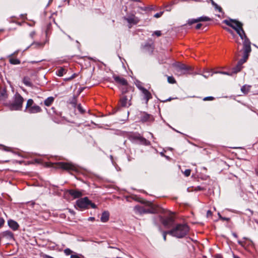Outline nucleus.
<instances>
[{"label": "nucleus", "instance_id": "nucleus-1", "mask_svg": "<svg viewBox=\"0 0 258 258\" xmlns=\"http://www.w3.org/2000/svg\"><path fill=\"white\" fill-rule=\"evenodd\" d=\"M188 226L185 224L176 225L171 230L168 231L169 234L178 238L184 237L189 231Z\"/></svg>", "mask_w": 258, "mask_h": 258}, {"label": "nucleus", "instance_id": "nucleus-2", "mask_svg": "<svg viewBox=\"0 0 258 258\" xmlns=\"http://www.w3.org/2000/svg\"><path fill=\"white\" fill-rule=\"evenodd\" d=\"M223 23L227 25L232 27L236 31L240 38L241 39H243L242 34H244V31L242 28L243 24L242 23L236 20L232 19L229 20H225L223 21Z\"/></svg>", "mask_w": 258, "mask_h": 258}, {"label": "nucleus", "instance_id": "nucleus-3", "mask_svg": "<svg viewBox=\"0 0 258 258\" xmlns=\"http://www.w3.org/2000/svg\"><path fill=\"white\" fill-rule=\"evenodd\" d=\"M143 203L145 204L149 208L145 209L144 207L140 206H136L134 207V210L136 213L142 214L144 213H156L159 212V208L151 202H143Z\"/></svg>", "mask_w": 258, "mask_h": 258}, {"label": "nucleus", "instance_id": "nucleus-4", "mask_svg": "<svg viewBox=\"0 0 258 258\" xmlns=\"http://www.w3.org/2000/svg\"><path fill=\"white\" fill-rule=\"evenodd\" d=\"M76 205L80 209H88L90 206L92 208H96V206L92 203L88 198H81L77 201Z\"/></svg>", "mask_w": 258, "mask_h": 258}, {"label": "nucleus", "instance_id": "nucleus-5", "mask_svg": "<svg viewBox=\"0 0 258 258\" xmlns=\"http://www.w3.org/2000/svg\"><path fill=\"white\" fill-rule=\"evenodd\" d=\"M56 168H60L68 171H78V167L72 163L67 162H58L56 163Z\"/></svg>", "mask_w": 258, "mask_h": 258}, {"label": "nucleus", "instance_id": "nucleus-6", "mask_svg": "<svg viewBox=\"0 0 258 258\" xmlns=\"http://www.w3.org/2000/svg\"><path fill=\"white\" fill-rule=\"evenodd\" d=\"M23 101V97L19 94H16L14 102L10 105L11 110H20L22 108Z\"/></svg>", "mask_w": 258, "mask_h": 258}, {"label": "nucleus", "instance_id": "nucleus-7", "mask_svg": "<svg viewBox=\"0 0 258 258\" xmlns=\"http://www.w3.org/2000/svg\"><path fill=\"white\" fill-rule=\"evenodd\" d=\"M175 67L177 73L179 75L188 73L192 70L191 67L180 63L176 64Z\"/></svg>", "mask_w": 258, "mask_h": 258}, {"label": "nucleus", "instance_id": "nucleus-8", "mask_svg": "<svg viewBox=\"0 0 258 258\" xmlns=\"http://www.w3.org/2000/svg\"><path fill=\"white\" fill-rule=\"evenodd\" d=\"M133 94L128 93L127 95H123L120 99V103L122 107H128L132 105L131 100Z\"/></svg>", "mask_w": 258, "mask_h": 258}, {"label": "nucleus", "instance_id": "nucleus-9", "mask_svg": "<svg viewBox=\"0 0 258 258\" xmlns=\"http://www.w3.org/2000/svg\"><path fill=\"white\" fill-rule=\"evenodd\" d=\"M242 34L243 39H244L243 50H246V51L247 52L248 50H251L250 42L246 36L244 32V34Z\"/></svg>", "mask_w": 258, "mask_h": 258}, {"label": "nucleus", "instance_id": "nucleus-10", "mask_svg": "<svg viewBox=\"0 0 258 258\" xmlns=\"http://www.w3.org/2000/svg\"><path fill=\"white\" fill-rule=\"evenodd\" d=\"M138 88L144 95V98L146 100V103L147 104L149 100L152 98L151 94L144 87L138 86Z\"/></svg>", "mask_w": 258, "mask_h": 258}, {"label": "nucleus", "instance_id": "nucleus-11", "mask_svg": "<svg viewBox=\"0 0 258 258\" xmlns=\"http://www.w3.org/2000/svg\"><path fill=\"white\" fill-rule=\"evenodd\" d=\"M161 221L162 224L166 227H169L173 222V218L171 217L164 219L161 218Z\"/></svg>", "mask_w": 258, "mask_h": 258}, {"label": "nucleus", "instance_id": "nucleus-12", "mask_svg": "<svg viewBox=\"0 0 258 258\" xmlns=\"http://www.w3.org/2000/svg\"><path fill=\"white\" fill-rule=\"evenodd\" d=\"M251 50H248L247 52L246 51V50H243V58L240 59L238 62V67H239L240 66H242L243 63H244L246 60L247 59L249 53L250 52Z\"/></svg>", "mask_w": 258, "mask_h": 258}, {"label": "nucleus", "instance_id": "nucleus-13", "mask_svg": "<svg viewBox=\"0 0 258 258\" xmlns=\"http://www.w3.org/2000/svg\"><path fill=\"white\" fill-rule=\"evenodd\" d=\"M113 78L115 82L118 84L123 86L124 87H126L127 86V82L126 80L124 78L118 76H114Z\"/></svg>", "mask_w": 258, "mask_h": 258}, {"label": "nucleus", "instance_id": "nucleus-14", "mask_svg": "<svg viewBox=\"0 0 258 258\" xmlns=\"http://www.w3.org/2000/svg\"><path fill=\"white\" fill-rule=\"evenodd\" d=\"M41 108L37 105L30 106V107L28 108V110H26L27 112L30 113H36L41 112Z\"/></svg>", "mask_w": 258, "mask_h": 258}, {"label": "nucleus", "instance_id": "nucleus-15", "mask_svg": "<svg viewBox=\"0 0 258 258\" xmlns=\"http://www.w3.org/2000/svg\"><path fill=\"white\" fill-rule=\"evenodd\" d=\"M130 24H136L138 22V19L135 16L132 15L124 18Z\"/></svg>", "mask_w": 258, "mask_h": 258}, {"label": "nucleus", "instance_id": "nucleus-16", "mask_svg": "<svg viewBox=\"0 0 258 258\" xmlns=\"http://www.w3.org/2000/svg\"><path fill=\"white\" fill-rule=\"evenodd\" d=\"M69 193L74 198H78L82 196V192L78 190L71 189L69 190Z\"/></svg>", "mask_w": 258, "mask_h": 258}, {"label": "nucleus", "instance_id": "nucleus-17", "mask_svg": "<svg viewBox=\"0 0 258 258\" xmlns=\"http://www.w3.org/2000/svg\"><path fill=\"white\" fill-rule=\"evenodd\" d=\"M0 235L2 237H6L8 239H13L14 238L13 234L10 231H4Z\"/></svg>", "mask_w": 258, "mask_h": 258}, {"label": "nucleus", "instance_id": "nucleus-18", "mask_svg": "<svg viewBox=\"0 0 258 258\" xmlns=\"http://www.w3.org/2000/svg\"><path fill=\"white\" fill-rule=\"evenodd\" d=\"M8 225L14 230H17L19 227L18 223L12 220L8 221Z\"/></svg>", "mask_w": 258, "mask_h": 258}, {"label": "nucleus", "instance_id": "nucleus-19", "mask_svg": "<svg viewBox=\"0 0 258 258\" xmlns=\"http://www.w3.org/2000/svg\"><path fill=\"white\" fill-rule=\"evenodd\" d=\"M109 214L108 212H104L101 217V221L102 222H106L109 219Z\"/></svg>", "mask_w": 258, "mask_h": 258}, {"label": "nucleus", "instance_id": "nucleus-20", "mask_svg": "<svg viewBox=\"0 0 258 258\" xmlns=\"http://www.w3.org/2000/svg\"><path fill=\"white\" fill-rule=\"evenodd\" d=\"M251 86L249 85H244L241 89L242 92L244 94H247L250 90Z\"/></svg>", "mask_w": 258, "mask_h": 258}, {"label": "nucleus", "instance_id": "nucleus-21", "mask_svg": "<svg viewBox=\"0 0 258 258\" xmlns=\"http://www.w3.org/2000/svg\"><path fill=\"white\" fill-rule=\"evenodd\" d=\"M53 100H54L53 97H48L44 101V104L46 106H49L52 104Z\"/></svg>", "mask_w": 258, "mask_h": 258}, {"label": "nucleus", "instance_id": "nucleus-22", "mask_svg": "<svg viewBox=\"0 0 258 258\" xmlns=\"http://www.w3.org/2000/svg\"><path fill=\"white\" fill-rule=\"evenodd\" d=\"M66 70L63 68H60L57 72L56 73V74L59 76V77H61L63 76V74H66Z\"/></svg>", "mask_w": 258, "mask_h": 258}, {"label": "nucleus", "instance_id": "nucleus-23", "mask_svg": "<svg viewBox=\"0 0 258 258\" xmlns=\"http://www.w3.org/2000/svg\"><path fill=\"white\" fill-rule=\"evenodd\" d=\"M197 19H198V22H202H202L209 21L211 20L210 18H209V17H206V16L201 17L200 18H198Z\"/></svg>", "mask_w": 258, "mask_h": 258}, {"label": "nucleus", "instance_id": "nucleus-24", "mask_svg": "<svg viewBox=\"0 0 258 258\" xmlns=\"http://www.w3.org/2000/svg\"><path fill=\"white\" fill-rule=\"evenodd\" d=\"M238 243L240 244L243 247H245L246 245H249L250 244H252V241L250 240H249L248 242H247L246 241H238Z\"/></svg>", "mask_w": 258, "mask_h": 258}, {"label": "nucleus", "instance_id": "nucleus-25", "mask_svg": "<svg viewBox=\"0 0 258 258\" xmlns=\"http://www.w3.org/2000/svg\"><path fill=\"white\" fill-rule=\"evenodd\" d=\"M33 105V100L31 99H29L27 102L26 111L27 110L28 108L30 107V106H32Z\"/></svg>", "mask_w": 258, "mask_h": 258}, {"label": "nucleus", "instance_id": "nucleus-26", "mask_svg": "<svg viewBox=\"0 0 258 258\" xmlns=\"http://www.w3.org/2000/svg\"><path fill=\"white\" fill-rule=\"evenodd\" d=\"M23 83L28 86H31V83L30 82V79L28 78H24L23 79Z\"/></svg>", "mask_w": 258, "mask_h": 258}, {"label": "nucleus", "instance_id": "nucleus-27", "mask_svg": "<svg viewBox=\"0 0 258 258\" xmlns=\"http://www.w3.org/2000/svg\"><path fill=\"white\" fill-rule=\"evenodd\" d=\"M10 61L12 64H19L20 63V60L16 58H10Z\"/></svg>", "mask_w": 258, "mask_h": 258}, {"label": "nucleus", "instance_id": "nucleus-28", "mask_svg": "<svg viewBox=\"0 0 258 258\" xmlns=\"http://www.w3.org/2000/svg\"><path fill=\"white\" fill-rule=\"evenodd\" d=\"M211 3L216 9L218 10L219 12H221L222 8L220 7L216 4L213 0H211Z\"/></svg>", "mask_w": 258, "mask_h": 258}, {"label": "nucleus", "instance_id": "nucleus-29", "mask_svg": "<svg viewBox=\"0 0 258 258\" xmlns=\"http://www.w3.org/2000/svg\"><path fill=\"white\" fill-rule=\"evenodd\" d=\"M242 68L241 66H240L239 67H238V64H237L236 67L233 68L232 73H237L238 72L240 71L241 69Z\"/></svg>", "mask_w": 258, "mask_h": 258}, {"label": "nucleus", "instance_id": "nucleus-30", "mask_svg": "<svg viewBox=\"0 0 258 258\" xmlns=\"http://www.w3.org/2000/svg\"><path fill=\"white\" fill-rule=\"evenodd\" d=\"M31 45H35V47H43L44 45V44L42 43L34 42L31 44Z\"/></svg>", "mask_w": 258, "mask_h": 258}, {"label": "nucleus", "instance_id": "nucleus-31", "mask_svg": "<svg viewBox=\"0 0 258 258\" xmlns=\"http://www.w3.org/2000/svg\"><path fill=\"white\" fill-rule=\"evenodd\" d=\"M198 23V19H190L188 21V24L190 25L194 23Z\"/></svg>", "mask_w": 258, "mask_h": 258}, {"label": "nucleus", "instance_id": "nucleus-32", "mask_svg": "<svg viewBox=\"0 0 258 258\" xmlns=\"http://www.w3.org/2000/svg\"><path fill=\"white\" fill-rule=\"evenodd\" d=\"M168 82L169 83L173 84V83H175V80L172 77H168Z\"/></svg>", "mask_w": 258, "mask_h": 258}, {"label": "nucleus", "instance_id": "nucleus-33", "mask_svg": "<svg viewBox=\"0 0 258 258\" xmlns=\"http://www.w3.org/2000/svg\"><path fill=\"white\" fill-rule=\"evenodd\" d=\"M191 170L190 169H186L183 172L184 175L186 177L189 176L190 174Z\"/></svg>", "mask_w": 258, "mask_h": 258}, {"label": "nucleus", "instance_id": "nucleus-34", "mask_svg": "<svg viewBox=\"0 0 258 258\" xmlns=\"http://www.w3.org/2000/svg\"><path fill=\"white\" fill-rule=\"evenodd\" d=\"M64 252L67 255H69V254H71L72 253V251L71 249H70L69 248H67V249H64Z\"/></svg>", "mask_w": 258, "mask_h": 258}, {"label": "nucleus", "instance_id": "nucleus-35", "mask_svg": "<svg viewBox=\"0 0 258 258\" xmlns=\"http://www.w3.org/2000/svg\"><path fill=\"white\" fill-rule=\"evenodd\" d=\"M143 49H146L147 48H151L152 49V47H151V45H150L148 43H147L143 47Z\"/></svg>", "mask_w": 258, "mask_h": 258}, {"label": "nucleus", "instance_id": "nucleus-36", "mask_svg": "<svg viewBox=\"0 0 258 258\" xmlns=\"http://www.w3.org/2000/svg\"><path fill=\"white\" fill-rule=\"evenodd\" d=\"M163 14V12H161L160 13L156 14L154 15V17L155 18H158L160 17Z\"/></svg>", "mask_w": 258, "mask_h": 258}, {"label": "nucleus", "instance_id": "nucleus-37", "mask_svg": "<svg viewBox=\"0 0 258 258\" xmlns=\"http://www.w3.org/2000/svg\"><path fill=\"white\" fill-rule=\"evenodd\" d=\"M214 99V97H207L204 98V101H207V100H213Z\"/></svg>", "mask_w": 258, "mask_h": 258}, {"label": "nucleus", "instance_id": "nucleus-38", "mask_svg": "<svg viewBox=\"0 0 258 258\" xmlns=\"http://www.w3.org/2000/svg\"><path fill=\"white\" fill-rule=\"evenodd\" d=\"M77 108L81 112L83 113L84 112V110L83 109L80 104L78 105Z\"/></svg>", "mask_w": 258, "mask_h": 258}, {"label": "nucleus", "instance_id": "nucleus-39", "mask_svg": "<svg viewBox=\"0 0 258 258\" xmlns=\"http://www.w3.org/2000/svg\"><path fill=\"white\" fill-rule=\"evenodd\" d=\"M154 34L157 36H160L161 35V32L160 31H155Z\"/></svg>", "mask_w": 258, "mask_h": 258}, {"label": "nucleus", "instance_id": "nucleus-40", "mask_svg": "<svg viewBox=\"0 0 258 258\" xmlns=\"http://www.w3.org/2000/svg\"><path fill=\"white\" fill-rule=\"evenodd\" d=\"M167 234H169L168 231H165L163 232V239H164V241H166V235Z\"/></svg>", "mask_w": 258, "mask_h": 258}, {"label": "nucleus", "instance_id": "nucleus-41", "mask_svg": "<svg viewBox=\"0 0 258 258\" xmlns=\"http://www.w3.org/2000/svg\"><path fill=\"white\" fill-rule=\"evenodd\" d=\"M149 118V115L148 114H146L144 118L142 119V120L145 121L147 120Z\"/></svg>", "mask_w": 258, "mask_h": 258}, {"label": "nucleus", "instance_id": "nucleus-42", "mask_svg": "<svg viewBox=\"0 0 258 258\" xmlns=\"http://www.w3.org/2000/svg\"><path fill=\"white\" fill-rule=\"evenodd\" d=\"M5 221L2 218H0V227H1L4 224Z\"/></svg>", "mask_w": 258, "mask_h": 258}, {"label": "nucleus", "instance_id": "nucleus-43", "mask_svg": "<svg viewBox=\"0 0 258 258\" xmlns=\"http://www.w3.org/2000/svg\"><path fill=\"white\" fill-rule=\"evenodd\" d=\"M36 32L35 31H32L30 33V37L32 38L34 37V36L35 35Z\"/></svg>", "mask_w": 258, "mask_h": 258}, {"label": "nucleus", "instance_id": "nucleus-44", "mask_svg": "<svg viewBox=\"0 0 258 258\" xmlns=\"http://www.w3.org/2000/svg\"><path fill=\"white\" fill-rule=\"evenodd\" d=\"M224 29L227 31L228 32H229L230 34H231L232 35L233 34V32L230 30V29L228 28H224Z\"/></svg>", "mask_w": 258, "mask_h": 258}, {"label": "nucleus", "instance_id": "nucleus-45", "mask_svg": "<svg viewBox=\"0 0 258 258\" xmlns=\"http://www.w3.org/2000/svg\"><path fill=\"white\" fill-rule=\"evenodd\" d=\"M211 215H212V212L210 210L208 211L207 213V217H209L210 216H211Z\"/></svg>", "mask_w": 258, "mask_h": 258}, {"label": "nucleus", "instance_id": "nucleus-46", "mask_svg": "<svg viewBox=\"0 0 258 258\" xmlns=\"http://www.w3.org/2000/svg\"><path fill=\"white\" fill-rule=\"evenodd\" d=\"M71 258H80L78 255L77 254H72L71 256Z\"/></svg>", "mask_w": 258, "mask_h": 258}, {"label": "nucleus", "instance_id": "nucleus-47", "mask_svg": "<svg viewBox=\"0 0 258 258\" xmlns=\"http://www.w3.org/2000/svg\"><path fill=\"white\" fill-rule=\"evenodd\" d=\"M202 26V24H198L197 25L196 28L197 29H200Z\"/></svg>", "mask_w": 258, "mask_h": 258}, {"label": "nucleus", "instance_id": "nucleus-48", "mask_svg": "<svg viewBox=\"0 0 258 258\" xmlns=\"http://www.w3.org/2000/svg\"><path fill=\"white\" fill-rule=\"evenodd\" d=\"M220 73L221 74H225V75H230V74L227 73V72H220Z\"/></svg>", "mask_w": 258, "mask_h": 258}, {"label": "nucleus", "instance_id": "nucleus-49", "mask_svg": "<svg viewBox=\"0 0 258 258\" xmlns=\"http://www.w3.org/2000/svg\"><path fill=\"white\" fill-rule=\"evenodd\" d=\"M73 78H74V77L72 76V77H70V78H67V79H65V80H66V81L71 80H72Z\"/></svg>", "mask_w": 258, "mask_h": 258}, {"label": "nucleus", "instance_id": "nucleus-50", "mask_svg": "<svg viewBox=\"0 0 258 258\" xmlns=\"http://www.w3.org/2000/svg\"><path fill=\"white\" fill-rule=\"evenodd\" d=\"M95 220V218L94 217H90L88 219V220L90 221H94Z\"/></svg>", "mask_w": 258, "mask_h": 258}, {"label": "nucleus", "instance_id": "nucleus-51", "mask_svg": "<svg viewBox=\"0 0 258 258\" xmlns=\"http://www.w3.org/2000/svg\"><path fill=\"white\" fill-rule=\"evenodd\" d=\"M44 258H53V257H51L50 256H48V255H46L44 256Z\"/></svg>", "mask_w": 258, "mask_h": 258}, {"label": "nucleus", "instance_id": "nucleus-52", "mask_svg": "<svg viewBox=\"0 0 258 258\" xmlns=\"http://www.w3.org/2000/svg\"><path fill=\"white\" fill-rule=\"evenodd\" d=\"M218 215H219V218L221 219H224V217H222L221 215L220 214V213H218Z\"/></svg>", "mask_w": 258, "mask_h": 258}, {"label": "nucleus", "instance_id": "nucleus-53", "mask_svg": "<svg viewBox=\"0 0 258 258\" xmlns=\"http://www.w3.org/2000/svg\"><path fill=\"white\" fill-rule=\"evenodd\" d=\"M223 220H226V221H228L229 220V218H224V219H222Z\"/></svg>", "mask_w": 258, "mask_h": 258}, {"label": "nucleus", "instance_id": "nucleus-54", "mask_svg": "<svg viewBox=\"0 0 258 258\" xmlns=\"http://www.w3.org/2000/svg\"><path fill=\"white\" fill-rule=\"evenodd\" d=\"M122 93L123 94H125V93H126V91L124 90V88H122Z\"/></svg>", "mask_w": 258, "mask_h": 258}, {"label": "nucleus", "instance_id": "nucleus-55", "mask_svg": "<svg viewBox=\"0 0 258 258\" xmlns=\"http://www.w3.org/2000/svg\"><path fill=\"white\" fill-rule=\"evenodd\" d=\"M5 93H6V92H5V91H4L2 93V95L3 96H4Z\"/></svg>", "mask_w": 258, "mask_h": 258}, {"label": "nucleus", "instance_id": "nucleus-56", "mask_svg": "<svg viewBox=\"0 0 258 258\" xmlns=\"http://www.w3.org/2000/svg\"><path fill=\"white\" fill-rule=\"evenodd\" d=\"M232 235H233L235 237H237V236L236 234V233H233L232 234Z\"/></svg>", "mask_w": 258, "mask_h": 258}, {"label": "nucleus", "instance_id": "nucleus-57", "mask_svg": "<svg viewBox=\"0 0 258 258\" xmlns=\"http://www.w3.org/2000/svg\"><path fill=\"white\" fill-rule=\"evenodd\" d=\"M203 76L206 78H207L209 77V76H207V75H203Z\"/></svg>", "mask_w": 258, "mask_h": 258}, {"label": "nucleus", "instance_id": "nucleus-58", "mask_svg": "<svg viewBox=\"0 0 258 258\" xmlns=\"http://www.w3.org/2000/svg\"><path fill=\"white\" fill-rule=\"evenodd\" d=\"M171 100V98L167 99L168 101H170Z\"/></svg>", "mask_w": 258, "mask_h": 258}, {"label": "nucleus", "instance_id": "nucleus-59", "mask_svg": "<svg viewBox=\"0 0 258 258\" xmlns=\"http://www.w3.org/2000/svg\"><path fill=\"white\" fill-rule=\"evenodd\" d=\"M243 239H245V240H247V238H246L245 237H244Z\"/></svg>", "mask_w": 258, "mask_h": 258}, {"label": "nucleus", "instance_id": "nucleus-60", "mask_svg": "<svg viewBox=\"0 0 258 258\" xmlns=\"http://www.w3.org/2000/svg\"><path fill=\"white\" fill-rule=\"evenodd\" d=\"M234 258H239V257L238 256H234Z\"/></svg>", "mask_w": 258, "mask_h": 258}, {"label": "nucleus", "instance_id": "nucleus-61", "mask_svg": "<svg viewBox=\"0 0 258 258\" xmlns=\"http://www.w3.org/2000/svg\"><path fill=\"white\" fill-rule=\"evenodd\" d=\"M257 175H258V171H257Z\"/></svg>", "mask_w": 258, "mask_h": 258}]
</instances>
